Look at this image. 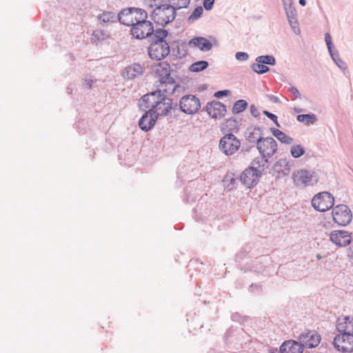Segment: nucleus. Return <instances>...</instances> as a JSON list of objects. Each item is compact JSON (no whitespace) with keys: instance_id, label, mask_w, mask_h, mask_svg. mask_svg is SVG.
I'll use <instances>...</instances> for the list:
<instances>
[{"instance_id":"f257e3e1","label":"nucleus","mask_w":353,"mask_h":353,"mask_svg":"<svg viewBox=\"0 0 353 353\" xmlns=\"http://www.w3.org/2000/svg\"><path fill=\"white\" fill-rule=\"evenodd\" d=\"M176 16V12L168 3H163L153 9L150 18L157 25L165 26L172 22Z\"/></svg>"},{"instance_id":"f03ea898","label":"nucleus","mask_w":353,"mask_h":353,"mask_svg":"<svg viewBox=\"0 0 353 353\" xmlns=\"http://www.w3.org/2000/svg\"><path fill=\"white\" fill-rule=\"evenodd\" d=\"M159 97V100L152 106V108H150V110L154 113L157 118L164 117L170 113L171 115L176 116V112H179L177 103L173 105L172 100L165 96L164 94H161Z\"/></svg>"},{"instance_id":"7ed1b4c3","label":"nucleus","mask_w":353,"mask_h":353,"mask_svg":"<svg viewBox=\"0 0 353 353\" xmlns=\"http://www.w3.org/2000/svg\"><path fill=\"white\" fill-rule=\"evenodd\" d=\"M292 179L296 187L303 188L316 184L319 181V176L315 172L302 169L293 173Z\"/></svg>"},{"instance_id":"20e7f679","label":"nucleus","mask_w":353,"mask_h":353,"mask_svg":"<svg viewBox=\"0 0 353 353\" xmlns=\"http://www.w3.org/2000/svg\"><path fill=\"white\" fill-rule=\"evenodd\" d=\"M241 141L232 133H226L219 141L220 150L227 156L234 154L241 147Z\"/></svg>"},{"instance_id":"39448f33","label":"nucleus","mask_w":353,"mask_h":353,"mask_svg":"<svg viewBox=\"0 0 353 353\" xmlns=\"http://www.w3.org/2000/svg\"><path fill=\"white\" fill-rule=\"evenodd\" d=\"M334 204L333 196L327 192L316 194L312 200V207L319 212H325L332 208Z\"/></svg>"},{"instance_id":"423d86ee","label":"nucleus","mask_w":353,"mask_h":353,"mask_svg":"<svg viewBox=\"0 0 353 353\" xmlns=\"http://www.w3.org/2000/svg\"><path fill=\"white\" fill-rule=\"evenodd\" d=\"M201 108V102L199 98L193 94H187L182 97L179 101V111L187 114H194Z\"/></svg>"},{"instance_id":"0eeeda50","label":"nucleus","mask_w":353,"mask_h":353,"mask_svg":"<svg viewBox=\"0 0 353 353\" xmlns=\"http://www.w3.org/2000/svg\"><path fill=\"white\" fill-rule=\"evenodd\" d=\"M153 31V24L148 20H137L132 25L131 34L137 39L148 38L150 39Z\"/></svg>"},{"instance_id":"6e6552de","label":"nucleus","mask_w":353,"mask_h":353,"mask_svg":"<svg viewBox=\"0 0 353 353\" xmlns=\"http://www.w3.org/2000/svg\"><path fill=\"white\" fill-rule=\"evenodd\" d=\"M333 221L341 226H345L352 219V214L347 205L340 204L335 206L332 212Z\"/></svg>"},{"instance_id":"1a4fd4ad","label":"nucleus","mask_w":353,"mask_h":353,"mask_svg":"<svg viewBox=\"0 0 353 353\" xmlns=\"http://www.w3.org/2000/svg\"><path fill=\"white\" fill-rule=\"evenodd\" d=\"M148 48V54L152 59L160 61L170 54V46L167 41H150Z\"/></svg>"},{"instance_id":"9d476101","label":"nucleus","mask_w":353,"mask_h":353,"mask_svg":"<svg viewBox=\"0 0 353 353\" xmlns=\"http://www.w3.org/2000/svg\"><path fill=\"white\" fill-rule=\"evenodd\" d=\"M333 345L335 349L341 352H353V334H347L343 336V334H340L336 335Z\"/></svg>"},{"instance_id":"9b49d317","label":"nucleus","mask_w":353,"mask_h":353,"mask_svg":"<svg viewBox=\"0 0 353 353\" xmlns=\"http://www.w3.org/2000/svg\"><path fill=\"white\" fill-rule=\"evenodd\" d=\"M256 148L261 155L270 158L276 152L277 143L272 137H262L256 145Z\"/></svg>"},{"instance_id":"f8f14e48","label":"nucleus","mask_w":353,"mask_h":353,"mask_svg":"<svg viewBox=\"0 0 353 353\" xmlns=\"http://www.w3.org/2000/svg\"><path fill=\"white\" fill-rule=\"evenodd\" d=\"M299 339L303 347L314 348L319 344L321 336L314 330H307L300 334Z\"/></svg>"},{"instance_id":"ddd939ff","label":"nucleus","mask_w":353,"mask_h":353,"mask_svg":"<svg viewBox=\"0 0 353 353\" xmlns=\"http://www.w3.org/2000/svg\"><path fill=\"white\" fill-rule=\"evenodd\" d=\"M330 240L336 245L345 247L352 241L350 233L345 230H334L330 234Z\"/></svg>"},{"instance_id":"4468645a","label":"nucleus","mask_w":353,"mask_h":353,"mask_svg":"<svg viewBox=\"0 0 353 353\" xmlns=\"http://www.w3.org/2000/svg\"><path fill=\"white\" fill-rule=\"evenodd\" d=\"M206 112L212 119H221L225 115L226 106L217 101L208 102L205 107Z\"/></svg>"},{"instance_id":"2eb2a0df","label":"nucleus","mask_w":353,"mask_h":353,"mask_svg":"<svg viewBox=\"0 0 353 353\" xmlns=\"http://www.w3.org/2000/svg\"><path fill=\"white\" fill-rule=\"evenodd\" d=\"M259 172V170L248 167L241 174L240 180L248 188H252L256 185L261 176Z\"/></svg>"},{"instance_id":"dca6fc26","label":"nucleus","mask_w":353,"mask_h":353,"mask_svg":"<svg viewBox=\"0 0 353 353\" xmlns=\"http://www.w3.org/2000/svg\"><path fill=\"white\" fill-rule=\"evenodd\" d=\"M161 94V90L149 92L144 94L139 101V106L143 111H146L147 109L152 108L159 100V95Z\"/></svg>"},{"instance_id":"f3484780","label":"nucleus","mask_w":353,"mask_h":353,"mask_svg":"<svg viewBox=\"0 0 353 353\" xmlns=\"http://www.w3.org/2000/svg\"><path fill=\"white\" fill-rule=\"evenodd\" d=\"M153 72L159 78V83H165V81L170 80L172 77L171 76V67L167 61L159 63L153 68Z\"/></svg>"},{"instance_id":"a211bd4d","label":"nucleus","mask_w":353,"mask_h":353,"mask_svg":"<svg viewBox=\"0 0 353 353\" xmlns=\"http://www.w3.org/2000/svg\"><path fill=\"white\" fill-rule=\"evenodd\" d=\"M157 117L150 110L145 111L139 121V128L145 132L150 130L156 123Z\"/></svg>"},{"instance_id":"6ab92c4d","label":"nucleus","mask_w":353,"mask_h":353,"mask_svg":"<svg viewBox=\"0 0 353 353\" xmlns=\"http://www.w3.org/2000/svg\"><path fill=\"white\" fill-rule=\"evenodd\" d=\"M303 349L301 341L295 340L285 341L279 347L281 353H303Z\"/></svg>"},{"instance_id":"aec40b11","label":"nucleus","mask_w":353,"mask_h":353,"mask_svg":"<svg viewBox=\"0 0 353 353\" xmlns=\"http://www.w3.org/2000/svg\"><path fill=\"white\" fill-rule=\"evenodd\" d=\"M290 167L289 162L286 159H280L275 162L272 167V175L276 178H280L289 174Z\"/></svg>"},{"instance_id":"412c9836","label":"nucleus","mask_w":353,"mask_h":353,"mask_svg":"<svg viewBox=\"0 0 353 353\" xmlns=\"http://www.w3.org/2000/svg\"><path fill=\"white\" fill-rule=\"evenodd\" d=\"M144 68L139 63H134L127 66L122 75L125 79L133 80L137 77L141 76L143 74Z\"/></svg>"},{"instance_id":"4be33fe9","label":"nucleus","mask_w":353,"mask_h":353,"mask_svg":"<svg viewBox=\"0 0 353 353\" xmlns=\"http://www.w3.org/2000/svg\"><path fill=\"white\" fill-rule=\"evenodd\" d=\"M188 45L191 48H199L202 52H207L212 48V42L203 37H195L189 41Z\"/></svg>"},{"instance_id":"5701e85b","label":"nucleus","mask_w":353,"mask_h":353,"mask_svg":"<svg viewBox=\"0 0 353 353\" xmlns=\"http://www.w3.org/2000/svg\"><path fill=\"white\" fill-rule=\"evenodd\" d=\"M336 327L337 331L343 336L347 334H353V318L346 316L342 319H339Z\"/></svg>"},{"instance_id":"b1692460","label":"nucleus","mask_w":353,"mask_h":353,"mask_svg":"<svg viewBox=\"0 0 353 353\" xmlns=\"http://www.w3.org/2000/svg\"><path fill=\"white\" fill-rule=\"evenodd\" d=\"M261 132V128L260 127L248 128L244 133L246 141L248 143L256 145L263 137Z\"/></svg>"},{"instance_id":"393cba45","label":"nucleus","mask_w":353,"mask_h":353,"mask_svg":"<svg viewBox=\"0 0 353 353\" xmlns=\"http://www.w3.org/2000/svg\"><path fill=\"white\" fill-rule=\"evenodd\" d=\"M181 88H182V87L179 84H177L174 79L172 77L170 81L167 80L165 81V83H160L159 85H158L157 90H161V92L163 91L167 94H173Z\"/></svg>"},{"instance_id":"a878e982","label":"nucleus","mask_w":353,"mask_h":353,"mask_svg":"<svg viewBox=\"0 0 353 353\" xmlns=\"http://www.w3.org/2000/svg\"><path fill=\"white\" fill-rule=\"evenodd\" d=\"M132 13V8L123 9L118 14L117 19L123 25L132 27V25L135 23L133 21Z\"/></svg>"},{"instance_id":"bb28decb","label":"nucleus","mask_w":353,"mask_h":353,"mask_svg":"<svg viewBox=\"0 0 353 353\" xmlns=\"http://www.w3.org/2000/svg\"><path fill=\"white\" fill-rule=\"evenodd\" d=\"M269 161L268 158L266 157H263L261 155L260 157H256L250 163L249 168H252L256 170H259V174H262V173L265 171V169L269 167Z\"/></svg>"},{"instance_id":"cd10ccee","label":"nucleus","mask_w":353,"mask_h":353,"mask_svg":"<svg viewBox=\"0 0 353 353\" xmlns=\"http://www.w3.org/2000/svg\"><path fill=\"white\" fill-rule=\"evenodd\" d=\"M168 32L167 30L163 28L153 29L151 37L149 39L150 41H166L165 39L168 37Z\"/></svg>"},{"instance_id":"c85d7f7f","label":"nucleus","mask_w":353,"mask_h":353,"mask_svg":"<svg viewBox=\"0 0 353 353\" xmlns=\"http://www.w3.org/2000/svg\"><path fill=\"white\" fill-rule=\"evenodd\" d=\"M268 262L269 258L268 256H262L261 257L256 259V260L254 261L252 268L251 269V271H254L258 273L263 272Z\"/></svg>"},{"instance_id":"c756f323","label":"nucleus","mask_w":353,"mask_h":353,"mask_svg":"<svg viewBox=\"0 0 353 353\" xmlns=\"http://www.w3.org/2000/svg\"><path fill=\"white\" fill-rule=\"evenodd\" d=\"M270 132L279 141L283 143L291 144L294 141L293 138L288 136L279 129L272 128H270Z\"/></svg>"},{"instance_id":"7c9ffc66","label":"nucleus","mask_w":353,"mask_h":353,"mask_svg":"<svg viewBox=\"0 0 353 353\" xmlns=\"http://www.w3.org/2000/svg\"><path fill=\"white\" fill-rule=\"evenodd\" d=\"M248 106V103L244 99L236 101L232 108V112L234 114L243 112Z\"/></svg>"},{"instance_id":"2f4dec72","label":"nucleus","mask_w":353,"mask_h":353,"mask_svg":"<svg viewBox=\"0 0 353 353\" xmlns=\"http://www.w3.org/2000/svg\"><path fill=\"white\" fill-rule=\"evenodd\" d=\"M209 66V63L207 61L201 60L198 61L190 65L189 70L192 72H199Z\"/></svg>"},{"instance_id":"473e14b6","label":"nucleus","mask_w":353,"mask_h":353,"mask_svg":"<svg viewBox=\"0 0 353 353\" xmlns=\"http://www.w3.org/2000/svg\"><path fill=\"white\" fill-rule=\"evenodd\" d=\"M296 120L301 123H305L307 125L314 124L317 119L314 114H302L296 116Z\"/></svg>"},{"instance_id":"72a5a7b5","label":"nucleus","mask_w":353,"mask_h":353,"mask_svg":"<svg viewBox=\"0 0 353 353\" xmlns=\"http://www.w3.org/2000/svg\"><path fill=\"white\" fill-rule=\"evenodd\" d=\"M225 126L228 133H236L239 131V125L236 119L234 118H230L225 119Z\"/></svg>"},{"instance_id":"f704fd0d","label":"nucleus","mask_w":353,"mask_h":353,"mask_svg":"<svg viewBox=\"0 0 353 353\" xmlns=\"http://www.w3.org/2000/svg\"><path fill=\"white\" fill-rule=\"evenodd\" d=\"M283 5L288 20L297 17V12L296 8L293 5V1Z\"/></svg>"},{"instance_id":"c9c22d12","label":"nucleus","mask_w":353,"mask_h":353,"mask_svg":"<svg viewBox=\"0 0 353 353\" xmlns=\"http://www.w3.org/2000/svg\"><path fill=\"white\" fill-rule=\"evenodd\" d=\"M329 53L334 62L340 69L342 70H345L347 69L346 63L340 58L339 52L336 50L329 52Z\"/></svg>"},{"instance_id":"e433bc0d","label":"nucleus","mask_w":353,"mask_h":353,"mask_svg":"<svg viewBox=\"0 0 353 353\" xmlns=\"http://www.w3.org/2000/svg\"><path fill=\"white\" fill-rule=\"evenodd\" d=\"M256 62L262 63L263 65H274L276 64V59L272 55H261L259 56L255 59Z\"/></svg>"},{"instance_id":"4c0bfd02","label":"nucleus","mask_w":353,"mask_h":353,"mask_svg":"<svg viewBox=\"0 0 353 353\" xmlns=\"http://www.w3.org/2000/svg\"><path fill=\"white\" fill-rule=\"evenodd\" d=\"M168 4H170L176 12L181 8H187L190 3V0H168Z\"/></svg>"},{"instance_id":"58836bf2","label":"nucleus","mask_w":353,"mask_h":353,"mask_svg":"<svg viewBox=\"0 0 353 353\" xmlns=\"http://www.w3.org/2000/svg\"><path fill=\"white\" fill-rule=\"evenodd\" d=\"M98 19L102 23L116 22L117 17L112 12H103L98 16Z\"/></svg>"},{"instance_id":"ea45409f","label":"nucleus","mask_w":353,"mask_h":353,"mask_svg":"<svg viewBox=\"0 0 353 353\" xmlns=\"http://www.w3.org/2000/svg\"><path fill=\"white\" fill-rule=\"evenodd\" d=\"M305 150L304 148L299 144L292 145L290 149V153L292 156L295 159L301 157L302 155L305 154Z\"/></svg>"},{"instance_id":"a19ab883","label":"nucleus","mask_w":353,"mask_h":353,"mask_svg":"<svg viewBox=\"0 0 353 353\" xmlns=\"http://www.w3.org/2000/svg\"><path fill=\"white\" fill-rule=\"evenodd\" d=\"M252 70L259 74H263L270 71V68L262 63H254L251 65Z\"/></svg>"},{"instance_id":"79ce46f5","label":"nucleus","mask_w":353,"mask_h":353,"mask_svg":"<svg viewBox=\"0 0 353 353\" xmlns=\"http://www.w3.org/2000/svg\"><path fill=\"white\" fill-rule=\"evenodd\" d=\"M203 13V8L201 6H197L188 17V21L192 22L199 19Z\"/></svg>"},{"instance_id":"37998d69","label":"nucleus","mask_w":353,"mask_h":353,"mask_svg":"<svg viewBox=\"0 0 353 353\" xmlns=\"http://www.w3.org/2000/svg\"><path fill=\"white\" fill-rule=\"evenodd\" d=\"M288 21L293 32L296 35L300 34L301 29L299 27V23L298 22L297 17L293 19H288Z\"/></svg>"},{"instance_id":"c03bdc74","label":"nucleus","mask_w":353,"mask_h":353,"mask_svg":"<svg viewBox=\"0 0 353 353\" xmlns=\"http://www.w3.org/2000/svg\"><path fill=\"white\" fill-rule=\"evenodd\" d=\"M132 10H133V12H136L137 14H139V19H136V21L137 20H147L148 13L145 10H143L142 8H132Z\"/></svg>"},{"instance_id":"a18cd8bd","label":"nucleus","mask_w":353,"mask_h":353,"mask_svg":"<svg viewBox=\"0 0 353 353\" xmlns=\"http://www.w3.org/2000/svg\"><path fill=\"white\" fill-rule=\"evenodd\" d=\"M263 113L268 118L270 119V120H272L274 123L275 125L280 128L281 125L278 122V117L276 114L268 111V110H263Z\"/></svg>"},{"instance_id":"49530a36","label":"nucleus","mask_w":353,"mask_h":353,"mask_svg":"<svg viewBox=\"0 0 353 353\" xmlns=\"http://www.w3.org/2000/svg\"><path fill=\"white\" fill-rule=\"evenodd\" d=\"M325 41L329 52H332V50H335L332 43L331 35L328 32L325 33Z\"/></svg>"},{"instance_id":"de8ad7c7","label":"nucleus","mask_w":353,"mask_h":353,"mask_svg":"<svg viewBox=\"0 0 353 353\" xmlns=\"http://www.w3.org/2000/svg\"><path fill=\"white\" fill-rule=\"evenodd\" d=\"M235 57L238 61H245L249 59V55L245 52H238L236 53Z\"/></svg>"},{"instance_id":"09e8293b","label":"nucleus","mask_w":353,"mask_h":353,"mask_svg":"<svg viewBox=\"0 0 353 353\" xmlns=\"http://www.w3.org/2000/svg\"><path fill=\"white\" fill-rule=\"evenodd\" d=\"M214 1L215 0H203V8L208 11L211 10L214 4Z\"/></svg>"},{"instance_id":"8fccbe9b","label":"nucleus","mask_w":353,"mask_h":353,"mask_svg":"<svg viewBox=\"0 0 353 353\" xmlns=\"http://www.w3.org/2000/svg\"><path fill=\"white\" fill-rule=\"evenodd\" d=\"M262 290V285L256 283H252L249 287V291L252 292H259Z\"/></svg>"},{"instance_id":"3c124183","label":"nucleus","mask_w":353,"mask_h":353,"mask_svg":"<svg viewBox=\"0 0 353 353\" xmlns=\"http://www.w3.org/2000/svg\"><path fill=\"white\" fill-rule=\"evenodd\" d=\"M230 91L228 90H219L215 92L214 97L216 98H221L223 97L228 96L230 94Z\"/></svg>"},{"instance_id":"603ef678","label":"nucleus","mask_w":353,"mask_h":353,"mask_svg":"<svg viewBox=\"0 0 353 353\" xmlns=\"http://www.w3.org/2000/svg\"><path fill=\"white\" fill-rule=\"evenodd\" d=\"M250 108V113L254 117H255V118L259 117L260 112H259L258 109L256 108V107L254 105H253V104L251 105Z\"/></svg>"},{"instance_id":"864d4df0","label":"nucleus","mask_w":353,"mask_h":353,"mask_svg":"<svg viewBox=\"0 0 353 353\" xmlns=\"http://www.w3.org/2000/svg\"><path fill=\"white\" fill-rule=\"evenodd\" d=\"M288 90H289V92H291V94L294 95V97L296 98H300L301 96L300 92L299 91V90L296 87L291 86L290 88H289Z\"/></svg>"},{"instance_id":"5fc2aeb1","label":"nucleus","mask_w":353,"mask_h":353,"mask_svg":"<svg viewBox=\"0 0 353 353\" xmlns=\"http://www.w3.org/2000/svg\"><path fill=\"white\" fill-rule=\"evenodd\" d=\"M157 1L158 0H149L148 2L146 1L145 5L148 8H155L156 6L159 5V3H157Z\"/></svg>"},{"instance_id":"6e6d98bb","label":"nucleus","mask_w":353,"mask_h":353,"mask_svg":"<svg viewBox=\"0 0 353 353\" xmlns=\"http://www.w3.org/2000/svg\"><path fill=\"white\" fill-rule=\"evenodd\" d=\"M103 35H104L103 32L102 31H99V30L94 31L92 34V36L94 37V38L98 41H99L100 39H103L104 38L101 37Z\"/></svg>"},{"instance_id":"4d7b16f0","label":"nucleus","mask_w":353,"mask_h":353,"mask_svg":"<svg viewBox=\"0 0 353 353\" xmlns=\"http://www.w3.org/2000/svg\"><path fill=\"white\" fill-rule=\"evenodd\" d=\"M254 146V145L253 144H250V143H248L247 142V143H244L242 146V148H241V151L242 152H249L250 150L253 148Z\"/></svg>"},{"instance_id":"13d9d810","label":"nucleus","mask_w":353,"mask_h":353,"mask_svg":"<svg viewBox=\"0 0 353 353\" xmlns=\"http://www.w3.org/2000/svg\"><path fill=\"white\" fill-rule=\"evenodd\" d=\"M92 83H93L92 80H91V79H85V80L83 81V85L85 88L90 89V88H92Z\"/></svg>"},{"instance_id":"bf43d9fd","label":"nucleus","mask_w":353,"mask_h":353,"mask_svg":"<svg viewBox=\"0 0 353 353\" xmlns=\"http://www.w3.org/2000/svg\"><path fill=\"white\" fill-rule=\"evenodd\" d=\"M268 97L269 98V99L272 101L273 103H279V99L276 96H274V95H268Z\"/></svg>"},{"instance_id":"052dcab7","label":"nucleus","mask_w":353,"mask_h":353,"mask_svg":"<svg viewBox=\"0 0 353 353\" xmlns=\"http://www.w3.org/2000/svg\"><path fill=\"white\" fill-rule=\"evenodd\" d=\"M299 3L301 6H305L306 5V0H299Z\"/></svg>"},{"instance_id":"680f3d73","label":"nucleus","mask_w":353,"mask_h":353,"mask_svg":"<svg viewBox=\"0 0 353 353\" xmlns=\"http://www.w3.org/2000/svg\"><path fill=\"white\" fill-rule=\"evenodd\" d=\"M237 317H238V315L237 314H232V319L233 321H237Z\"/></svg>"},{"instance_id":"e2e57ef3","label":"nucleus","mask_w":353,"mask_h":353,"mask_svg":"<svg viewBox=\"0 0 353 353\" xmlns=\"http://www.w3.org/2000/svg\"><path fill=\"white\" fill-rule=\"evenodd\" d=\"M292 2V0H282L283 4H286L287 3Z\"/></svg>"},{"instance_id":"0e129e2a","label":"nucleus","mask_w":353,"mask_h":353,"mask_svg":"<svg viewBox=\"0 0 353 353\" xmlns=\"http://www.w3.org/2000/svg\"><path fill=\"white\" fill-rule=\"evenodd\" d=\"M348 256L353 260V251H349Z\"/></svg>"},{"instance_id":"69168bd1","label":"nucleus","mask_w":353,"mask_h":353,"mask_svg":"<svg viewBox=\"0 0 353 353\" xmlns=\"http://www.w3.org/2000/svg\"><path fill=\"white\" fill-rule=\"evenodd\" d=\"M349 251H353V245L350 246L348 249Z\"/></svg>"},{"instance_id":"338daca9","label":"nucleus","mask_w":353,"mask_h":353,"mask_svg":"<svg viewBox=\"0 0 353 353\" xmlns=\"http://www.w3.org/2000/svg\"><path fill=\"white\" fill-rule=\"evenodd\" d=\"M234 181H235V179H232L231 180V183H233Z\"/></svg>"}]
</instances>
